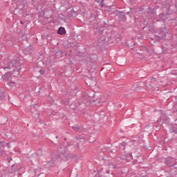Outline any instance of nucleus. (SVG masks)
Masks as SVG:
<instances>
[{
	"label": "nucleus",
	"instance_id": "obj_1",
	"mask_svg": "<svg viewBox=\"0 0 177 177\" xmlns=\"http://www.w3.org/2000/svg\"><path fill=\"white\" fill-rule=\"evenodd\" d=\"M172 20V18L167 14H160L158 17L157 21H162L164 24H169V21Z\"/></svg>",
	"mask_w": 177,
	"mask_h": 177
},
{
	"label": "nucleus",
	"instance_id": "obj_2",
	"mask_svg": "<svg viewBox=\"0 0 177 177\" xmlns=\"http://www.w3.org/2000/svg\"><path fill=\"white\" fill-rule=\"evenodd\" d=\"M156 32L158 34V36L156 37V39H157V38H158V39H164L167 38V34H168L166 27H164L162 29H158Z\"/></svg>",
	"mask_w": 177,
	"mask_h": 177
},
{
	"label": "nucleus",
	"instance_id": "obj_3",
	"mask_svg": "<svg viewBox=\"0 0 177 177\" xmlns=\"http://www.w3.org/2000/svg\"><path fill=\"white\" fill-rule=\"evenodd\" d=\"M166 164L168 167H174L176 164V162L174 158H167L166 159Z\"/></svg>",
	"mask_w": 177,
	"mask_h": 177
},
{
	"label": "nucleus",
	"instance_id": "obj_4",
	"mask_svg": "<svg viewBox=\"0 0 177 177\" xmlns=\"http://www.w3.org/2000/svg\"><path fill=\"white\" fill-rule=\"evenodd\" d=\"M86 84L88 85V86H93V85H96V83L95 82V77H89L87 80Z\"/></svg>",
	"mask_w": 177,
	"mask_h": 177
},
{
	"label": "nucleus",
	"instance_id": "obj_5",
	"mask_svg": "<svg viewBox=\"0 0 177 177\" xmlns=\"http://www.w3.org/2000/svg\"><path fill=\"white\" fill-rule=\"evenodd\" d=\"M2 78L3 81L8 82L10 80V78H12V73H10V72H8L2 76Z\"/></svg>",
	"mask_w": 177,
	"mask_h": 177
},
{
	"label": "nucleus",
	"instance_id": "obj_6",
	"mask_svg": "<svg viewBox=\"0 0 177 177\" xmlns=\"http://www.w3.org/2000/svg\"><path fill=\"white\" fill-rule=\"evenodd\" d=\"M58 34H59V35H64V34H66V29L63 27H60L58 29Z\"/></svg>",
	"mask_w": 177,
	"mask_h": 177
},
{
	"label": "nucleus",
	"instance_id": "obj_7",
	"mask_svg": "<svg viewBox=\"0 0 177 177\" xmlns=\"http://www.w3.org/2000/svg\"><path fill=\"white\" fill-rule=\"evenodd\" d=\"M73 131H75V132H81L82 129L80 127V126H73Z\"/></svg>",
	"mask_w": 177,
	"mask_h": 177
},
{
	"label": "nucleus",
	"instance_id": "obj_8",
	"mask_svg": "<svg viewBox=\"0 0 177 177\" xmlns=\"http://www.w3.org/2000/svg\"><path fill=\"white\" fill-rule=\"evenodd\" d=\"M51 157L52 161H55V160H57V158H59V156L55 153H52Z\"/></svg>",
	"mask_w": 177,
	"mask_h": 177
},
{
	"label": "nucleus",
	"instance_id": "obj_9",
	"mask_svg": "<svg viewBox=\"0 0 177 177\" xmlns=\"http://www.w3.org/2000/svg\"><path fill=\"white\" fill-rule=\"evenodd\" d=\"M125 146H127V142H122L120 144V147L123 150H125Z\"/></svg>",
	"mask_w": 177,
	"mask_h": 177
},
{
	"label": "nucleus",
	"instance_id": "obj_10",
	"mask_svg": "<svg viewBox=\"0 0 177 177\" xmlns=\"http://www.w3.org/2000/svg\"><path fill=\"white\" fill-rule=\"evenodd\" d=\"M8 86H10L11 88H13L15 86V82H10L8 84Z\"/></svg>",
	"mask_w": 177,
	"mask_h": 177
},
{
	"label": "nucleus",
	"instance_id": "obj_11",
	"mask_svg": "<svg viewBox=\"0 0 177 177\" xmlns=\"http://www.w3.org/2000/svg\"><path fill=\"white\" fill-rule=\"evenodd\" d=\"M108 165L109 168H111L112 169H114V168H115V165L113 163H109Z\"/></svg>",
	"mask_w": 177,
	"mask_h": 177
},
{
	"label": "nucleus",
	"instance_id": "obj_12",
	"mask_svg": "<svg viewBox=\"0 0 177 177\" xmlns=\"http://www.w3.org/2000/svg\"><path fill=\"white\" fill-rule=\"evenodd\" d=\"M100 8H103L104 6V0H102L100 1Z\"/></svg>",
	"mask_w": 177,
	"mask_h": 177
},
{
	"label": "nucleus",
	"instance_id": "obj_13",
	"mask_svg": "<svg viewBox=\"0 0 177 177\" xmlns=\"http://www.w3.org/2000/svg\"><path fill=\"white\" fill-rule=\"evenodd\" d=\"M40 74H45V71L44 70L39 71Z\"/></svg>",
	"mask_w": 177,
	"mask_h": 177
},
{
	"label": "nucleus",
	"instance_id": "obj_14",
	"mask_svg": "<svg viewBox=\"0 0 177 177\" xmlns=\"http://www.w3.org/2000/svg\"><path fill=\"white\" fill-rule=\"evenodd\" d=\"M149 10L153 12L154 10V9H152L151 7H149Z\"/></svg>",
	"mask_w": 177,
	"mask_h": 177
},
{
	"label": "nucleus",
	"instance_id": "obj_15",
	"mask_svg": "<svg viewBox=\"0 0 177 177\" xmlns=\"http://www.w3.org/2000/svg\"><path fill=\"white\" fill-rule=\"evenodd\" d=\"M8 68H10L9 66H6V67H4L3 68V70H6V69H8Z\"/></svg>",
	"mask_w": 177,
	"mask_h": 177
},
{
	"label": "nucleus",
	"instance_id": "obj_16",
	"mask_svg": "<svg viewBox=\"0 0 177 177\" xmlns=\"http://www.w3.org/2000/svg\"><path fill=\"white\" fill-rule=\"evenodd\" d=\"M175 6H176V13L177 14V3H176Z\"/></svg>",
	"mask_w": 177,
	"mask_h": 177
},
{
	"label": "nucleus",
	"instance_id": "obj_17",
	"mask_svg": "<svg viewBox=\"0 0 177 177\" xmlns=\"http://www.w3.org/2000/svg\"><path fill=\"white\" fill-rule=\"evenodd\" d=\"M95 1V2H97V3H99V2H100V0H94Z\"/></svg>",
	"mask_w": 177,
	"mask_h": 177
},
{
	"label": "nucleus",
	"instance_id": "obj_18",
	"mask_svg": "<svg viewBox=\"0 0 177 177\" xmlns=\"http://www.w3.org/2000/svg\"><path fill=\"white\" fill-rule=\"evenodd\" d=\"M50 103H53V100H52V98H50Z\"/></svg>",
	"mask_w": 177,
	"mask_h": 177
},
{
	"label": "nucleus",
	"instance_id": "obj_19",
	"mask_svg": "<svg viewBox=\"0 0 177 177\" xmlns=\"http://www.w3.org/2000/svg\"><path fill=\"white\" fill-rule=\"evenodd\" d=\"M10 161H12V158H10V160H9V162H10Z\"/></svg>",
	"mask_w": 177,
	"mask_h": 177
},
{
	"label": "nucleus",
	"instance_id": "obj_20",
	"mask_svg": "<svg viewBox=\"0 0 177 177\" xmlns=\"http://www.w3.org/2000/svg\"><path fill=\"white\" fill-rule=\"evenodd\" d=\"M15 171V172H16V171H19V169H17L16 170H14Z\"/></svg>",
	"mask_w": 177,
	"mask_h": 177
},
{
	"label": "nucleus",
	"instance_id": "obj_21",
	"mask_svg": "<svg viewBox=\"0 0 177 177\" xmlns=\"http://www.w3.org/2000/svg\"><path fill=\"white\" fill-rule=\"evenodd\" d=\"M129 156H130V157H132V153H130Z\"/></svg>",
	"mask_w": 177,
	"mask_h": 177
},
{
	"label": "nucleus",
	"instance_id": "obj_22",
	"mask_svg": "<svg viewBox=\"0 0 177 177\" xmlns=\"http://www.w3.org/2000/svg\"><path fill=\"white\" fill-rule=\"evenodd\" d=\"M12 169H15V165L12 166Z\"/></svg>",
	"mask_w": 177,
	"mask_h": 177
},
{
	"label": "nucleus",
	"instance_id": "obj_23",
	"mask_svg": "<svg viewBox=\"0 0 177 177\" xmlns=\"http://www.w3.org/2000/svg\"><path fill=\"white\" fill-rule=\"evenodd\" d=\"M127 15H129V12H128L127 13Z\"/></svg>",
	"mask_w": 177,
	"mask_h": 177
},
{
	"label": "nucleus",
	"instance_id": "obj_24",
	"mask_svg": "<svg viewBox=\"0 0 177 177\" xmlns=\"http://www.w3.org/2000/svg\"><path fill=\"white\" fill-rule=\"evenodd\" d=\"M59 137L58 136H56V139H57Z\"/></svg>",
	"mask_w": 177,
	"mask_h": 177
},
{
	"label": "nucleus",
	"instance_id": "obj_25",
	"mask_svg": "<svg viewBox=\"0 0 177 177\" xmlns=\"http://www.w3.org/2000/svg\"><path fill=\"white\" fill-rule=\"evenodd\" d=\"M64 140H67V138H64Z\"/></svg>",
	"mask_w": 177,
	"mask_h": 177
},
{
	"label": "nucleus",
	"instance_id": "obj_26",
	"mask_svg": "<svg viewBox=\"0 0 177 177\" xmlns=\"http://www.w3.org/2000/svg\"><path fill=\"white\" fill-rule=\"evenodd\" d=\"M7 146H9V143H7Z\"/></svg>",
	"mask_w": 177,
	"mask_h": 177
},
{
	"label": "nucleus",
	"instance_id": "obj_27",
	"mask_svg": "<svg viewBox=\"0 0 177 177\" xmlns=\"http://www.w3.org/2000/svg\"><path fill=\"white\" fill-rule=\"evenodd\" d=\"M32 107H34V106H31V109H32Z\"/></svg>",
	"mask_w": 177,
	"mask_h": 177
},
{
	"label": "nucleus",
	"instance_id": "obj_28",
	"mask_svg": "<svg viewBox=\"0 0 177 177\" xmlns=\"http://www.w3.org/2000/svg\"><path fill=\"white\" fill-rule=\"evenodd\" d=\"M106 172L109 174V171H106Z\"/></svg>",
	"mask_w": 177,
	"mask_h": 177
}]
</instances>
